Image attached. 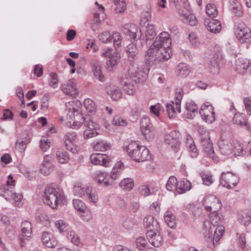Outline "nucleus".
Wrapping results in <instances>:
<instances>
[{"label": "nucleus", "mask_w": 251, "mask_h": 251, "mask_svg": "<svg viewBox=\"0 0 251 251\" xmlns=\"http://www.w3.org/2000/svg\"><path fill=\"white\" fill-rule=\"evenodd\" d=\"M176 73L178 76L181 77H185L190 73L189 66L185 63H179L176 67Z\"/></svg>", "instance_id": "72a5a7b5"}, {"label": "nucleus", "mask_w": 251, "mask_h": 251, "mask_svg": "<svg viewBox=\"0 0 251 251\" xmlns=\"http://www.w3.org/2000/svg\"><path fill=\"white\" fill-rule=\"evenodd\" d=\"M73 203L75 208L79 212H84L86 210L87 207L85 204L80 200L74 199L73 201Z\"/></svg>", "instance_id": "8fccbe9b"}, {"label": "nucleus", "mask_w": 251, "mask_h": 251, "mask_svg": "<svg viewBox=\"0 0 251 251\" xmlns=\"http://www.w3.org/2000/svg\"><path fill=\"white\" fill-rule=\"evenodd\" d=\"M219 59L215 56L210 60L209 63V68L210 72L213 74L218 73L219 70Z\"/></svg>", "instance_id": "de8ad7c7"}, {"label": "nucleus", "mask_w": 251, "mask_h": 251, "mask_svg": "<svg viewBox=\"0 0 251 251\" xmlns=\"http://www.w3.org/2000/svg\"><path fill=\"white\" fill-rule=\"evenodd\" d=\"M232 122L234 124L239 125L241 127H245L249 131L251 130V127L248 126L247 121L243 114L235 113L233 117Z\"/></svg>", "instance_id": "cd10ccee"}, {"label": "nucleus", "mask_w": 251, "mask_h": 251, "mask_svg": "<svg viewBox=\"0 0 251 251\" xmlns=\"http://www.w3.org/2000/svg\"><path fill=\"white\" fill-rule=\"evenodd\" d=\"M82 122H76L75 124L73 125L75 127L78 128L81 126V123H83L84 126L87 128L83 132V136L85 139H89L92 137H95L98 134L96 129L97 128V125L93 121L90 119L89 117H84L80 115Z\"/></svg>", "instance_id": "423d86ee"}, {"label": "nucleus", "mask_w": 251, "mask_h": 251, "mask_svg": "<svg viewBox=\"0 0 251 251\" xmlns=\"http://www.w3.org/2000/svg\"><path fill=\"white\" fill-rule=\"evenodd\" d=\"M200 144L203 151L209 155L210 157H213L214 150L208 133H204L201 137H200Z\"/></svg>", "instance_id": "4468645a"}, {"label": "nucleus", "mask_w": 251, "mask_h": 251, "mask_svg": "<svg viewBox=\"0 0 251 251\" xmlns=\"http://www.w3.org/2000/svg\"><path fill=\"white\" fill-rule=\"evenodd\" d=\"M124 169V164L121 161L118 162L115 165L110 173L109 178L110 180L113 181V185L114 181L117 180L121 176Z\"/></svg>", "instance_id": "b1692460"}, {"label": "nucleus", "mask_w": 251, "mask_h": 251, "mask_svg": "<svg viewBox=\"0 0 251 251\" xmlns=\"http://www.w3.org/2000/svg\"><path fill=\"white\" fill-rule=\"evenodd\" d=\"M146 234L149 242L154 247H159L162 244V238L158 231H148Z\"/></svg>", "instance_id": "4be33fe9"}, {"label": "nucleus", "mask_w": 251, "mask_h": 251, "mask_svg": "<svg viewBox=\"0 0 251 251\" xmlns=\"http://www.w3.org/2000/svg\"><path fill=\"white\" fill-rule=\"evenodd\" d=\"M143 224L147 232L158 231L159 228L157 221L151 215H148L144 218Z\"/></svg>", "instance_id": "a211bd4d"}, {"label": "nucleus", "mask_w": 251, "mask_h": 251, "mask_svg": "<svg viewBox=\"0 0 251 251\" xmlns=\"http://www.w3.org/2000/svg\"><path fill=\"white\" fill-rule=\"evenodd\" d=\"M238 182L237 176L230 172H223L221 174L220 184L224 187L230 189L235 187Z\"/></svg>", "instance_id": "9b49d317"}, {"label": "nucleus", "mask_w": 251, "mask_h": 251, "mask_svg": "<svg viewBox=\"0 0 251 251\" xmlns=\"http://www.w3.org/2000/svg\"><path fill=\"white\" fill-rule=\"evenodd\" d=\"M55 226L61 232L66 231L68 226V224L64 221L61 220L56 221L55 222Z\"/></svg>", "instance_id": "bf43d9fd"}, {"label": "nucleus", "mask_w": 251, "mask_h": 251, "mask_svg": "<svg viewBox=\"0 0 251 251\" xmlns=\"http://www.w3.org/2000/svg\"><path fill=\"white\" fill-rule=\"evenodd\" d=\"M100 40L103 43L111 42V35L109 32L106 31L100 33L99 35Z\"/></svg>", "instance_id": "13d9d810"}, {"label": "nucleus", "mask_w": 251, "mask_h": 251, "mask_svg": "<svg viewBox=\"0 0 251 251\" xmlns=\"http://www.w3.org/2000/svg\"><path fill=\"white\" fill-rule=\"evenodd\" d=\"M177 179L174 176H171L169 177L167 184L166 188L169 191L177 190Z\"/></svg>", "instance_id": "49530a36"}, {"label": "nucleus", "mask_w": 251, "mask_h": 251, "mask_svg": "<svg viewBox=\"0 0 251 251\" xmlns=\"http://www.w3.org/2000/svg\"><path fill=\"white\" fill-rule=\"evenodd\" d=\"M124 34L130 39L139 40L141 45L144 43L145 38L140 27L135 24L126 25L123 28Z\"/></svg>", "instance_id": "6e6552de"}, {"label": "nucleus", "mask_w": 251, "mask_h": 251, "mask_svg": "<svg viewBox=\"0 0 251 251\" xmlns=\"http://www.w3.org/2000/svg\"><path fill=\"white\" fill-rule=\"evenodd\" d=\"M244 103L248 114L251 115V100L249 98H245L244 99Z\"/></svg>", "instance_id": "774afa93"}, {"label": "nucleus", "mask_w": 251, "mask_h": 251, "mask_svg": "<svg viewBox=\"0 0 251 251\" xmlns=\"http://www.w3.org/2000/svg\"><path fill=\"white\" fill-rule=\"evenodd\" d=\"M186 147L192 158H196L199 154L198 150L191 137H187L186 141Z\"/></svg>", "instance_id": "c756f323"}, {"label": "nucleus", "mask_w": 251, "mask_h": 251, "mask_svg": "<svg viewBox=\"0 0 251 251\" xmlns=\"http://www.w3.org/2000/svg\"><path fill=\"white\" fill-rule=\"evenodd\" d=\"M185 109L186 112V117L190 119H193L195 116L198 109V106L193 101L186 103Z\"/></svg>", "instance_id": "7c9ffc66"}, {"label": "nucleus", "mask_w": 251, "mask_h": 251, "mask_svg": "<svg viewBox=\"0 0 251 251\" xmlns=\"http://www.w3.org/2000/svg\"><path fill=\"white\" fill-rule=\"evenodd\" d=\"M200 114L202 119L207 123L211 124L215 121L214 108L209 102H206L201 106Z\"/></svg>", "instance_id": "f8f14e48"}, {"label": "nucleus", "mask_w": 251, "mask_h": 251, "mask_svg": "<svg viewBox=\"0 0 251 251\" xmlns=\"http://www.w3.org/2000/svg\"><path fill=\"white\" fill-rule=\"evenodd\" d=\"M93 148L96 151H105L109 150L111 147V144L103 140H98L96 143L94 142Z\"/></svg>", "instance_id": "c9c22d12"}, {"label": "nucleus", "mask_w": 251, "mask_h": 251, "mask_svg": "<svg viewBox=\"0 0 251 251\" xmlns=\"http://www.w3.org/2000/svg\"><path fill=\"white\" fill-rule=\"evenodd\" d=\"M84 105L89 112L93 113L96 110V106L94 101L89 99H85L84 101Z\"/></svg>", "instance_id": "603ef678"}, {"label": "nucleus", "mask_w": 251, "mask_h": 251, "mask_svg": "<svg viewBox=\"0 0 251 251\" xmlns=\"http://www.w3.org/2000/svg\"><path fill=\"white\" fill-rule=\"evenodd\" d=\"M86 196L89 201L94 204H96L98 200L97 194L95 192L92 191L91 187H88L86 188Z\"/></svg>", "instance_id": "09e8293b"}, {"label": "nucleus", "mask_w": 251, "mask_h": 251, "mask_svg": "<svg viewBox=\"0 0 251 251\" xmlns=\"http://www.w3.org/2000/svg\"><path fill=\"white\" fill-rule=\"evenodd\" d=\"M164 220L168 225L171 228H174L175 226V217L170 212L167 211L164 215Z\"/></svg>", "instance_id": "a18cd8bd"}, {"label": "nucleus", "mask_w": 251, "mask_h": 251, "mask_svg": "<svg viewBox=\"0 0 251 251\" xmlns=\"http://www.w3.org/2000/svg\"><path fill=\"white\" fill-rule=\"evenodd\" d=\"M136 246L140 250H144L146 248L147 242L146 239L142 237H140L136 239Z\"/></svg>", "instance_id": "e2e57ef3"}, {"label": "nucleus", "mask_w": 251, "mask_h": 251, "mask_svg": "<svg viewBox=\"0 0 251 251\" xmlns=\"http://www.w3.org/2000/svg\"><path fill=\"white\" fill-rule=\"evenodd\" d=\"M40 147L43 151H46L50 147V141L45 138H42L40 141Z\"/></svg>", "instance_id": "0e129e2a"}, {"label": "nucleus", "mask_w": 251, "mask_h": 251, "mask_svg": "<svg viewBox=\"0 0 251 251\" xmlns=\"http://www.w3.org/2000/svg\"><path fill=\"white\" fill-rule=\"evenodd\" d=\"M141 130L143 135L147 140H151L153 138L154 132L153 127H152V128L149 127L141 129Z\"/></svg>", "instance_id": "5fc2aeb1"}, {"label": "nucleus", "mask_w": 251, "mask_h": 251, "mask_svg": "<svg viewBox=\"0 0 251 251\" xmlns=\"http://www.w3.org/2000/svg\"><path fill=\"white\" fill-rule=\"evenodd\" d=\"M64 198L63 192L58 188L48 186L44 192L43 200L44 202L52 209L57 207L58 203Z\"/></svg>", "instance_id": "20e7f679"}, {"label": "nucleus", "mask_w": 251, "mask_h": 251, "mask_svg": "<svg viewBox=\"0 0 251 251\" xmlns=\"http://www.w3.org/2000/svg\"><path fill=\"white\" fill-rule=\"evenodd\" d=\"M138 190L140 194L145 197L152 195L153 193V189L149 185H141L139 187Z\"/></svg>", "instance_id": "864d4df0"}, {"label": "nucleus", "mask_w": 251, "mask_h": 251, "mask_svg": "<svg viewBox=\"0 0 251 251\" xmlns=\"http://www.w3.org/2000/svg\"><path fill=\"white\" fill-rule=\"evenodd\" d=\"M116 5L115 11L117 13H123L126 9V4L125 0H113Z\"/></svg>", "instance_id": "3c124183"}, {"label": "nucleus", "mask_w": 251, "mask_h": 251, "mask_svg": "<svg viewBox=\"0 0 251 251\" xmlns=\"http://www.w3.org/2000/svg\"><path fill=\"white\" fill-rule=\"evenodd\" d=\"M119 186L123 190L130 191L133 189L134 186V182L131 178H125L121 181L119 183Z\"/></svg>", "instance_id": "4c0bfd02"}, {"label": "nucleus", "mask_w": 251, "mask_h": 251, "mask_svg": "<svg viewBox=\"0 0 251 251\" xmlns=\"http://www.w3.org/2000/svg\"><path fill=\"white\" fill-rule=\"evenodd\" d=\"M126 151L129 156L136 162H144L151 159L149 150L146 147L140 145L137 142L130 143Z\"/></svg>", "instance_id": "7ed1b4c3"}, {"label": "nucleus", "mask_w": 251, "mask_h": 251, "mask_svg": "<svg viewBox=\"0 0 251 251\" xmlns=\"http://www.w3.org/2000/svg\"><path fill=\"white\" fill-rule=\"evenodd\" d=\"M91 64L95 78L101 82H104L105 78L101 72L100 63L97 60H93L91 61Z\"/></svg>", "instance_id": "393cba45"}, {"label": "nucleus", "mask_w": 251, "mask_h": 251, "mask_svg": "<svg viewBox=\"0 0 251 251\" xmlns=\"http://www.w3.org/2000/svg\"><path fill=\"white\" fill-rule=\"evenodd\" d=\"M106 91L111 98L115 100L119 99L122 96V92L119 88L116 86H109L106 88Z\"/></svg>", "instance_id": "473e14b6"}, {"label": "nucleus", "mask_w": 251, "mask_h": 251, "mask_svg": "<svg viewBox=\"0 0 251 251\" xmlns=\"http://www.w3.org/2000/svg\"><path fill=\"white\" fill-rule=\"evenodd\" d=\"M22 234L20 235L19 238L21 241V246L23 247V241L26 240L30 237L31 232V224L27 221L23 222L21 224Z\"/></svg>", "instance_id": "6ab92c4d"}, {"label": "nucleus", "mask_w": 251, "mask_h": 251, "mask_svg": "<svg viewBox=\"0 0 251 251\" xmlns=\"http://www.w3.org/2000/svg\"><path fill=\"white\" fill-rule=\"evenodd\" d=\"M52 169V164L42 163L40 167V172L44 175L47 176L50 174Z\"/></svg>", "instance_id": "4d7b16f0"}, {"label": "nucleus", "mask_w": 251, "mask_h": 251, "mask_svg": "<svg viewBox=\"0 0 251 251\" xmlns=\"http://www.w3.org/2000/svg\"><path fill=\"white\" fill-rule=\"evenodd\" d=\"M182 20L185 23L194 26L197 25V20L196 17L189 12L181 13Z\"/></svg>", "instance_id": "58836bf2"}, {"label": "nucleus", "mask_w": 251, "mask_h": 251, "mask_svg": "<svg viewBox=\"0 0 251 251\" xmlns=\"http://www.w3.org/2000/svg\"><path fill=\"white\" fill-rule=\"evenodd\" d=\"M206 12L211 18H214L217 15V11L215 6L212 4H207L206 6Z\"/></svg>", "instance_id": "6e6d98bb"}, {"label": "nucleus", "mask_w": 251, "mask_h": 251, "mask_svg": "<svg viewBox=\"0 0 251 251\" xmlns=\"http://www.w3.org/2000/svg\"><path fill=\"white\" fill-rule=\"evenodd\" d=\"M104 57H108L109 59L106 62V68L108 72H112L116 67L118 63L117 57L112 53V50L108 49L103 53Z\"/></svg>", "instance_id": "f3484780"}, {"label": "nucleus", "mask_w": 251, "mask_h": 251, "mask_svg": "<svg viewBox=\"0 0 251 251\" xmlns=\"http://www.w3.org/2000/svg\"><path fill=\"white\" fill-rule=\"evenodd\" d=\"M250 68V61L247 59L238 58L236 61V70L240 74H244Z\"/></svg>", "instance_id": "c85d7f7f"}, {"label": "nucleus", "mask_w": 251, "mask_h": 251, "mask_svg": "<svg viewBox=\"0 0 251 251\" xmlns=\"http://www.w3.org/2000/svg\"><path fill=\"white\" fill-rule=\"evenodd\" d=\"M14 187L11 185L2 184L0 187L1 195L6 200H14L15 204L18 206L22 205L21 200L23 196L20 194H17L14 191Z\"/></svg>", "instance_id": "1a4fd4ad"}, {"label": "nucleus", "mask_w": 251, "mask_h": 251, "mask_svg": "<svg viewBox=\"0 0 251 251\" xmlns=\"http://www.w3.org/2000/svg\"><path fill=\"white\" fill-rule=\"evenodd\" d=\"M56 155L57 159L61 164L67 163L70 160L69 153L64 151H58L56 152Z\"/></svg>", "instance_id": "79ce46f5"}, {"label": "nucleus", "mask_w": 251, "mask_h": 251, "mask_svg": "<svg viewBox=\"0 0 251 251\" xmlns=\"http://www.w3.org/2000/svg\"><path fill=\"white\" fill-rule=\"evenodd\" d=\"M183 97V91L180 89H178L176 93V101L175 102L171 101L169 103H167L166 105V111L167 112L168 117L172 118L176 116V112L180 113L181 111L180 102Z\"/></svg>", "instance_id": "9d476101"}, {"label": "nucleus", "mask_w": 251, "mask_h": 251, "mask_svg": "<svg viewBox=\"0 0 251 251\" xmlns=\"http://www.w3.org/2000/svg\"><path fill=\"white\" fill-rule=\"evenodd\" d=\"M191 183L186 179H183L177 182V192L179 194H183L191 188Z\"/></svg>", "instance_id": "f704fd0d"}, {"label": "nucleus", "mask_w": 251, "mask_h": 251, "mask_svg": "<svg viewBox=\"0 0 251 251\" xmlns=\"http://www.w3.org/2000/svg\"><path fill=\"white\" fill-rule=\"evenodd\" d=\"M77 103L79 104L78 105L74 101H69L66 103V106L68 108L69 112L73 114L74 117L77 116L80 113L79 105L81 104L79 102H77Z\"/></svg>", "instance_id": "ea45409f"}, {"label": "nucleus", "mask_w": 251, "mask_h": 251, "mask_svg": "<svg viewBox=\"0 0 251 251\" xmlns=\"http://www.w3.org/2000/svg\"><path fill=\"white\" fill-rule=\"evenodd\" d=\"M203 205L208 211L216 212L222 207L219 200L214 196H210L204 198Z\"/></svg>", "instance_id": "ddd939ff"}, {"label": "nucleus", "mask_w": 251, "mask_h": 251, "mask_svg": "<svg viewBox=\"0 0 251 251\" xmlns=\"http://www.w3.org/2000/svg\"><path fill=\"white\" fill-rule=\"evenodd\" d=\"M74 192L75 195L81 197L86 194V188L83 187L81 182H77L74 185Z\"/></svg>", "instance_id": "a19ab883"}, {"label": "nucleus", "mask_w": 251, "mask_h": 251, "mask_svg": "<svg viewBox=\"0 0 251 251\" xmlns=\"http://www.w3.org/2000/svg\"><path fill=\"white\" fill-rule=\"evenodd\" d=\"M222 216L216 212H212L209 214V221H205L203 223L205 236L212 240V231L215 227L219 225L222 220Z\"/></svg>", "instance_id": "39448f33"}, {"label": "nucleus", "mask_w": 251, "mask_h": 251, "mask_svg": "<svg viewBox=\"0 0 251 251\" xmlns=\"http://www.w3.org/2000/svg\"><path fill=\"white\" fill-rule=\"evenodd\" d=\"M62 90L66 94L75 97L78 91L76 87V81L72 78L62 85Z\"/></svg>", "instance_id": "dca6fc26"}, {"label": "nucleus", "mask_w": 251, "mask_h": 251, "mask_svg": "<svg viewBox=\"0 0 251 251\" xmlns=\"http://www.w3.org/2000/svg\"><path fill=\"white\" fill-rule=\"evenodd\" d=\"M233 152H234V154L236 156L242 154L243 149L242 145L237 142L233 145Z\"/></svg>", "instance_id": "69168bd1"}, {"label": "nucleus", "mask_w": 251, "mask_h": 251, "mask_svg": "<svg viewBox=\"0 0 251 251\" xmlns=\"http://www.w3.org/2000/svg\"><path fill=\"white\" fill-rule=\"evenodd\" d=\"M122 37L120 33L118 32H113L111 35V42H112L115 48L117 50L121 45Z\"/></svg>", "instance_id": "c03bdc74"}, {"label": "nucleus", "mask_w": 251, "mask_h": 251, "mask_svg": "<svg viewBox=\"0 0 251 251\" xmlns=\"http://www.w3.org/2000/svg\"><path fill=\"white\" fill-rule=\"evenodd\" d=\"M218 146L220 152L224 155H229L233 152V145L228 140H220L218 142Z\"/></svg>", "instance_id": "412c9836"}, {"label": "nucleus", "mask_w": 251, "mask_h": 251, "mask_svg": "<svg viewBox=\"0 0 251 251\" xmlns=\"http://www.w3.org/2000/svg\"><path fill=\"white\" fill-rule=\"evenodd\" d=\"M108 177V175L107 173L103 172H98L95 174V180L101 186H112L113 181L110 180Z\"/></svg>", "instance_id": "5701e85b"}, {"label": "nucleus", "mask_w": 251, "mask_h": 251, "mask_svg": "<svg viewBox=\"0 0 251 251\" xmlns=\"http://www.w3.org/2000/svg\"><path fill=\"white\" fill-rule=\"evenodd\" d=\"M107 158V156L105 154L93 153L91 155L90 159L93 164L106 167L108 163Z\"/></svg>", "instance_id": "aec40b11"}, {"label": "nucleus", "mask_w": 251, "mask_h": 251, "mask_svg": "<svg viewBox=\"0 0 251 251\" xmlns=\"http://www.w3.org/2000/svg\"><path fill=\"white\" fill-rule=\"evenodd\" d=\"M58 84V75L55 73H52L50 75V80L49 81L50 86L53 88H56Z\"/></svg>", "instance_id": "680f3d73"}, {"label": "nucleus", "mask_w": 251, "mask_h": 251, "mask_svg": "<svg viewBox=\"0 0 251 251\" xmlns=\"http://www.w3.org/2000/svg\"><path fill=\"white\" fill-rule=\"evenodd\" d=\"M42 242L46 247L53 248L57 245V241L52 234L44 232L42 237Z\"/></svg>", "instance_id": "a878e982"}, {"label": "nucleus", "mask_w": 251, "mask_h": 251, "mask_svg": "<svg viewBox=\"0 0 251 251\" xmlns=\"http://www.w3.org/2000/svg\"><path fill=\"white\" fill-rule=\"evenodd\" d=\"M234 30L237 39L240 43H251V31L244 23H237L234 26Z\"/></svg>", "instance_id": "0eeeda50"}, {"label": "nucleus", "mask_w": 251, "mask_h": 251, "mask_svg": "<svg viewBox=\"0 0 251 251\" xmlns=\"http://www.w3.org/2000/svg\"><path fill=\"white\" fill-rule=\"evenodd\" d=\"M164 142L166 145H170L175 151H176L180 144L178 133L176 131H171L165 136Z\"/></svg>", "instance_id": "2eb2a0df"}, {"label": "nucleus", "mask_w": 251, "mask_h": 251, "mask_svg": "<svg viewBox=\"0 0 251 251\" xmlns=\"http://www.w3.org/2000/svg\"><path fill=\"white\" fill-rule=\"evenodd\" d=\"M171 44V39L167 32H162L156 37L153 44L149 46L145 56L146 66L142 70L146 67L150 69L149 66L157 65L170 58Z\"/></svg>", "instance_id": "f03ea898"}, {"label": "nucleus", "mask_w": 251, "mask_h": 251, "mask_svg": "<svg viewBox=\"0 0 251 251\" xmlns=\"http://www.w3.org/2000/svg\"><path fill=\"white\" fill-rule=\"evenodd\" d=\"M156 33L153 25H148L146 31V42L147 45L150 46L153 44L154 39Z\"/></svg>", "instance_id": "bb28decb"}, {"label": "nucleus", "mask_w": 251, "mask_h": 251, "mask_svg": "<svg viewBox=\"0 0 251 251\" xmlns=\"http://www.w3.org/2000/svg\"><path fill=\"white\" fill-rule=\"evenodd\" d=\"M222 26L220 21L215 19L210 20L207 25V30L214 33L219 32Z\"/></svg>", "instance_id": "e433bc0d"}, {"label": "nucleus", "mask_w": 251, "mask_h": 251, "mask_svg": "<svg viewBox=\"0 0 251 251\" xmlns=\"http://www.w3.org/2000/svg\"><path fill=\"white\" fill-rule=\"evenodd\" d=\"M225 232V227L223 225H218L215 227V229L212 231L213 245H215L222 237Z\"/></svg>", "instance_id": "2f4dec72"}, {"label": "nucleus", "mask_w": 251, "mask_h": 251, "mask_svg": "<svg viewBox=\"0 0 251 251\" xmlns=\"http://www.w3.org/2000/svg\"><path fill=\"white\" fill-rule=\"evenodd\" d=\"M128 60L130 66L128 72L121 78V83L125 91L129 95H133L136 93V87L134 83H137L142 78H146L149 72V69L146 67L143 70H139L138 67L135 66L134 61L137 59L139 49L134 43L129 44L126 47Z\"/></svg>", "instance_id": "f257e3e1"}, {"label": "nucleus", "mask_w": 251, "mask_h": 251, "mask_svg": "<svg viewBox=\"0 0 251 251\" xmlns=\"http://www.w3.org/2000/svg\"><path fill=\"white\" fill-rule=\"evenodd\" d=\"M141 129L147 128L149 127L152 128V126L151 123L150 119L148 117H144L141 120L140 122Z\"/></svg>", "instance_id": "052dcab7"}, {"label": "nucleus", "mask_w": 251, "mask_h": 251, "mask_svg": "<svg viewBox=\"0 0 251 251\" xmlns=\"http://www.w3.org/2000/svg\"><path fill=\"white\" fill-rule=\"evenodd\" d=\"M238 220L244 225L247 226L251 222V215L247 212L242 211L238 214Z\"/></svg>", "instance_id": "37998d69"}, {"label": "nucleus", "mask_w": 251, "mask_h": 251, "mask_svg": "<svg viewBox=\"0 0 251 251\" xmlns=\"http://www.w3.org/2000/svg\"><path fill=\"white\" fill-rule=\"evenodd\" d=\"M112 123L117 126H125L126 125V121L119 116H115L113 118Z\"/></svg>", "instance_id": "338daca9"}]
</instances>
